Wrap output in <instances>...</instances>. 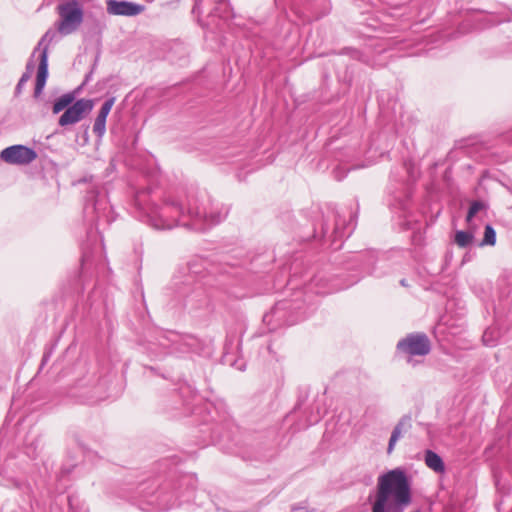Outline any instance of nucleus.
Returning a JSON list of instances; mask_svg holds the SVG:
<instances>
[{"mask_svg": "<svg viewBox=\"0 0 512 512\" xmlns=\"http://www.w3.org/2000/svg\"><path fill=\"white\" fill-rule=\"evenodd\" d=\"M60 23L58 31L68 35L75 31L82 22L83 12L76 2H69L59 6Z\"/></svg>", "mask_w": 512, "mask_h": 512, "instance_id": "1", "label": "nucleus"}, {"mask_svg": "<svg viewBox=\"0 0 512 512\" xmlns=\"http://www.w3.org/2000/svg\"><path fill=\"white\" fill-rule=\"evenodd\" d=\"M430 340L423 333L409 334L397 344V349L408 355L424 356L430 352Z\"/></svg>", "mask_w": 512, "mask_h": 512, "instance_id": "2", "label": "nucleus"}, {"mask_svg": "<svg viewBox=\"0 0 512 512\" xmlns=\"http://www.w3.org/2000/svg\"><path fill=\"white\" fill-rule=\"evenodd\" d=\"M36 158V151L24 145L9 146L0 153V159L11 165H28Z\"/></svg>", "mask_w": 512, "mask_h": 512, "instance_id": "3", "label": "nucleus"}, {"mask_svg": "<svg viewBox=\"0 0 512 512\" xmlns=\"http://www.w3.org/2000/svg\"><path fill=\"white\" fill-rule=\"evenodd\" d=\"M93 107V100L80 99L76 101L61 115L59 118V125L67 126L79 122L85 115L92 111Z\"/></svg>", "mask_w": 512, "mask_h": 512, "instance_id": "4", "label": "nucleus"}, {"mask_svg": "<svg viewBox=\"0 0 512 512\" xmlns=\"http://www.w3.org/2000/svg\"><path fill=\"white\" fill-rule=\"evenodd\" d=\"M145 7L129 1H107V12L111 15L136 16L142 13Z\"/></svg>", "mask_w": 512, "mask_h": 512, "instance_id": "5", "label": "nucleus"}, {"mask_svg": "<svg viewBox=\"0 0 512 512\" xmlns=\"http://www.w3.org/2000/svg\"><path fill=\"white\" fill-rule=\"evenodd\" d=\"M114 105V99L107 100L101 107L93 126V131L98 136H102L105 132L106 119Z\"/></svg>", "mask_w": 512, "mask_h": 512, "instance_id": "6", "label": "nucleus"}, {"mask_svg": "<svg viewBox=\"0 0 512 512\" xmlns=\"http://www.w3.org/2000/svg\"><path fill=\"white\" fill-rule=\"evenodd\" d=\"M48 76V57L47 51L44 50L41 54L40 63L38 66L37 77H36V86H35V94L39 95L45 84Z\"/></svg>", "mask_w": 512, "mask_h": 512, "instance_id": "7", "label": "nucleus"}, {"mask_svg": "<svg viewBox=\"0 0 512 512\" xmlns=\"http://www.w3.org/2000/svg\"><path fill=\"white\" fill-rule=\"evenodd\" d=\"M410 427H411V424L409 423V421H407V420L399 421V423L395 426V428L391 434L388 448H387L388 454L392 453V451L396 445V442L399 440V438L402 436V434L404 432L408 431V429Z\"/></svg>", "mask_w": 512, "mask_h": 512, "instance_id": "8", "label": "nucleus"}, {"mask_svg": "<svg viewBox=\"0 0 512 512\" xmlns=\"http://www.w3.org/2000/svg\"><path fill=\"white\" fill-rule=\"evenodd\" d=\"M425 464L435 472L442 473L445 469L441 457L431 450L425 452Z\"/></svg>", "mask_w": 512, "mask_h": 512, "instance_id": "9", "label": "nucleus"}, {"mask_svg": "<svg viewBox=\"0 0 512 512\" xmlns=\"http://www.w3.org/2000/svg\"><path fill=\"white\" fill-rule=\"evenodd\" d=\"M75 99V96L73 93H67L59 97L54 105H53V113L58 114L62 110H64L66 107H68Z\"/></svg>", "mask_w": 512, "mask_h": 512, "instance_id": "10", "label": "nucleus"}, {"mask_svg": "<svg viewBox=\"0 0 512 512\" xmlns=\"http://www.w3.org/2000/svg\"><path fill=\"white\" fill-rule=\"evenodd\" d=\"M472 239V233L465 231H457L455 234L454 241L459 247L464 248L471 243Z\"/></svg>", "mask_w": 512, "mask_h": 512, "instance_id": "11", "label": "nucleus"}, {"mask_svg": "<svg viewBox=\"0 0 512 512\" xmlns=\"http://www.w3.org/2000/svg\"><path fill=\"white\" fill-rule=\"evenodd\" d=\"M496 243V232L491 225L485 226L484 237L482 239L481 245H490L493 246Z\"/></svg>", "mask_w": 512, "mask_h": 512, "instance_id": "12", "label": "nucleus"}, {"mask_svg": "<svg viewBox=\"0 0 512 512\" xmlns=\"http://www.w3.org/2000/svg\"><path fill=\"white\" fill-rule=\"evenodd\" d=\"M483 208H484V205L482 202H479V201L473 202L469 208V211H468V214L466 217V221L469 223L472 220V218Z\"/></svg>", "mask_w": 512, "mask_h": 512, "instance_id": "13", "label": "nucleus"}, {"mask_svg": "<svg viewBox=\"0 0 512 512\" xmlns=\"http://www.w3.org/2000/svg\"><path fill=\"white\" fill-rule=\"evenodd\" d=\"M29 78H30V75L28 73L23 74V76L21 77V79L18 83V88H20L26 81H28Z\"/></svg>", "mask_w": 512, "mask_h": 512, "instance_id": "14", "label": "nucleus"}]
</instances>
